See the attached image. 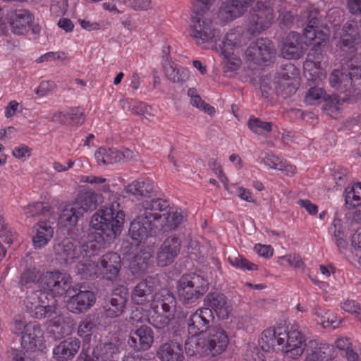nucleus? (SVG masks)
<instances>
[{
	"instance_id": "50",
	"label": "nucleus",
	"mask_w": 361,
	"mask_h": 361,
	"mask_svg": "<svg viewBox=\"0 0 361 361\" xmlns=\"http://www.w3.org/2000/svg\"><path fill=\"white\" fill-rule=\"evenodd\" d=\"M71 280V278L69 275L66 273L61 272L50 294L52 295V296H54V294L60 296L63 295L65 290L67 288V286H69V281ZM48 293H49V292Z\"/></svg>"
},
{
	"instance_id": "55",
	"label": "nucleus",
	"mask_w": 361,
	"mask_h": 361,
	"mask_svg": "<svg viewBox=\"0 0 361 361\" xmlns=\"http://www.w3.org/2000/svg\"><path fill=\"white\" fill-rule=\"evenodd\" d=\"M215 0H195L192 11L195 15H203L208 11Z\"/></svg>"
},
{
	"instance_id": "2",
	"label": "nucleus",
	"mask_w": 361,
	"mask_h": 361,
	"mask_svg": "<svg viewBox=\"0 0 361 361\" xmlns=\"http://www.w3.org/2000/svg\"><path fill=\"white\" fill-rule=\"evenodd\" d=\"M102 201L100 194L92 190L81 191L73 201L63 206L59 216V223L69 228L68 235L72 242L80 243L81 233L76 228L77 223L85 213L94 211Z\"/></svg>"
},
{
	"instance_id": "27",
	"label": "nucleus",
	"mask_w": 361,
	"mask_h": 361,
	"mask_svg": "<svg viewBox=\"0 0 361 361\" xmlns=\"http://www.w3.org/2000/svg\"><path fill=\"white\" fill-rule=\"evenodd\" d=\"M176 307V299L173 294L168 290H162L155 293L154 298L150 303V308L154 313H157V311L175 312Z\"/></svg>"
},
{
	"instance_id": "13",
	"label": "nucleus",
	"mask_w": 361,
	"mask_h": 361,
	"mask_svg": "<svg viewBox=\"0 0 361 361\" xmlns=\"http://www.w3.org/2000/svg\"><path fill=\"white\" fill-rule=\"evenodd\" d=\"M214 316L209 307H202L192 313L187 320L188 329L192 336L208 331Z\"/></svg>"
},
{
	"instance_id": "15",
	"label": "nucleus",
	"mask_w": 361,
	"mask_h": 361,
	"mask_svg": "<svg viewBox=\"0 0 361 361\" xmlns=\"http://www.w3.org/2000/svg\"><path fill=\"white\" fill-rule=\"evenodd\" d=\"M307 42L296 32H290L284 39L281 55L286 59H298L305 53Z\"/></svg>"
},
{
	"instance_id": "34",
	"label": "nucleus",
	"mask_w": 361,
	"mask_h": 361,
	"mask_svg": "<svg viewBox=\"0 0 361 361\" xmlns=\"http://www.w3.org/2000/svg\"><path fill=\"white\" fill-rule=\"evenodd\" d=\"M56 300L54 297L50 295L46 300L42 301L38 306L30 307L32 316L38 319L55 317L57 314Z\"/></svg>"
},
{
	"instance_id": "40",
	"label": "nucleus",
	"mask_w": 361,
	"mask_h": 361,
	"mask_svg": "<svg viewBox=\"0 0 361 361\" xmlns=\"http://www.w3.org/2000/svg\"><path fill=\"white\" fill-rule=\"evenodd\" d=\"M149 252H140L135 255L130 262V267L134 274H142L146 271L149 267Z\"/></svg>"
},
{
	"instance_id": "43",
	"label": "nucleus",
	"mask_w": 361,
	"mask_h": 361,
	"mask_svg": "<svg viewBox=\"0 0 361 361\" xmlns=\"http://www.w3.org/2000/svg\"><path fill=\"white\" fill-rule=\"evenodd\" d=\"M298 85L297 81L279 80L276 87L277 95L288 99L296 93Z\"/></svg>"
},
{
	"instance_id": "53",
	"label": "nucleus",
	"mask_w": 361,
	"mask_h": 361,
	"mask_svg": "<svg viewBox=\"0 0 361 361\" xmlns=\"http://www.w3.org/2000/svg\"><path fill=\"white\" fill-rule=\"evenodd\" d=\"M262 348L257 346L249 345L245 350L244 358L246 361H265Z\"/></svg>"
},
{
	"instance_id": "56",
	"label": "nucleus",
	"mask_w": 361,
	"mask_h": 361,
	"mask_svg": "<svg viewBox=\"0 0 361 361\" xmlns=\"http://www.w3.org/2000/svg\"><path fill=\"white\" fill-rule=\"evenodd\" d=\"M13 243V235L11 232L6 229L5 225H1L0 227V247L3 251V256L6 255V248L3 245V243L8 245V246Z\"/></svg>"
},
{
	"instance_id": "33",
	"label": "nucleus",
	"mask_w": 361,
	"mask_h": 361,
	"mask_svg": "<svg viewBox=\"0 0 361 361\" xmlns=\"http://www.w3.org/2000/svg\"><path fill=\"white\" fill-rule=\"evenodd\" d=\"M165 77L171 82L182 86L190 78L189 71L173 62L169 61L163 66Z\"/></svg>"
},
{
	"instance_id": "63",
	"label": "nucleus",
	"mask_w": 361,
	"mask_h": 361,
	"mask_svg": "<svg viewBox=\"0 0 361 361\" xmlns=\"http://www.w3.org/2000/svg\"><path fill=\"white\" fill-rule=\"evenodd\" d=\"M295 71L296 69L293 64L290 63L286 64L282 72L279 73L281 76L280 80L297 81L296 79L294 78V72Z\"/></svg>"
},
{
	"instance_id": "9",
	"label": "nucleus",
	"mask_w": 361,
	"mask_h": 361,
	"mask_svg": "<svg viewBox=\"0 0 361 361\" xmlns=\"http://www.w3.org/2000/svg\"><path fill=\"white\" fill-rule=\"evenodd\" d=\"M202 15L192 16L190 36L197 44L207 42H216L220 40L219 30H216L210 20L202 18Z\"/></svg>"
},
{
	"instance_id": "6",
	"label": "nucleus",
	"mask_w": 361,
	"mask_h": 361,
	"mask_svg": "<svg viewBox=\"0 0 361 361\" xmlns=\"http://www.w3.org/2000/svg\"><path fill=\"white\" fill-rule=\"evenodd\" d=\"M95 245L92 243H75L71 239L66 238L61 242L55 243L54 252L56 259L61 264H71L78 259L85 257H90L94 255Z\"/></svg>"
},
{
	"instance_id": "49",
	"label": "nucleus",
	"mask_w": 361,
	"mask_h": 361,
	"mask_svg": "<svg viewBox=\"0 0 361 361\" xmlns=\"http://www.w3.org/2000/svg\"><path fill=\"white\" fill-rule=\"evenodd\" d=\"M325 96H326V93L322 88L314 87L310 88L304 101L309 105H313L322 102Z\"/></svg>"
},
{
	"instance_id": "3",
	"label": "nucleus",
	"mask_w": 361,
	"mask_h": 361,
	"mask_svg": "<svg viewBox=\"0 0 361 361\" xmlns=\"http://www.w3.org/2000/svg\"><path fill=\"white\" fill-rule=\"evenodd\" d=\"M319 11L314 8L307 9L300 15L302 25L305 26L304 37L308 41L318 40L307 54L308 59L314 63H319L323 60L330 35V30L327 27L319 26Z\"/></svg>"
},
{
	"instance_id": "41",
	"label": "nucleus",
	"mask_w": 361,
	"mask_h": 361,
	"mask_svg": "<svg viewBox=\"0 0 361 361\" xmlns=\"http://www.w3.org/2000/svg\"><path fill=\"white\" fill-rule=\"evenodd\" d=\"M228 260L232 266L238 269H247L250 271L258 269L257 264L250 262L236 251L230 253Z\"/></svg>"
},
{
	"instance_id": "4",
	"label": "nucleus",
	"mask_w": 361,
	"mask_h": 361,
	"mask_svg": "<svg viewBox=\"0 0 361 361\" xmlns=\"http://www.w3.org/2000/svg\"><path fill=\"white\" fill-rule=\"evenodd\" d=\"M330 85L348 94L361 92V64L350 65L347 69H334L329 78Z\"/></svg>"
},
{
	"instance_id": "26",
	"label": "nucleus",
	"mask_w": 361,
	"mask_h": 361,
	"mask_svg": "<svg viewBox=\"0 0 361 361\" xmlns=\"http://www.w3.org/2000/svg\"><path fill=\"white\" fill-rule=\"evenodd\" d=\"M12 32L18 35H24L27 27L32 22L33 16L27 10L22 9L11 11L7 15Z\"/></svg>"
},
{
	"instance_id": "12",
	"label": "nucleus",
	"mask_w": 361,
	"mask_h": 361,
	"mask_svg": "<svg viewBox=\"0 0 361 361\" xmlns=\"http://www.w3.org/2000/svg\"><path fill=\"white\" fill-rule=\"evenodd\" d=\"M128 295V290L126 286L116 288L106 299L103 306L106 317L116 318L121 315L126 309Z\"/></svg>"
},
{
	"instance_id": "16",
	"label": "nucleus",
	"mask_w": 361,
	"mask_h": 361,
	"mask_svg": "<svg viewBox=\"0 0 361 361\" xmlns=\"http://www.w3.org/2000/svg\"><path fill=\"white\" fill-rule=\"evenodd\" d=\"M157 276H148L140 281L131 292L132 302L138 305H144L151 302L154 298L153 281H159Z\"/></svg>"
},
{
	"instance_id": "21",
	"label": "nucleus",
	"mask_w": 361,
	"mask_h": 361,
	"mask_svg": "<svg viewBox=\"0 0 361 361\" xmlns=\"http://www.w3.org/2000/svg\"><path fill=\"white\" fill-rule=\"evenodd\" d=\"M154 342V332L147 326L142 325L135 331H131L128 340L129 345L138 351L149 350Z\"/></svg>"
},
{
	"instance_id": "42",
	"label": "nucleus",
	"mask_w": 361,
	"mask_h": 361,
	"mask_svg": "<svg viewBox=\"0 0 361 361\" xmlns=\"http://www.w3.org/2000/svg\"><path fill=\"white\" fill-rule=\"evenodd\" d=\"M97 329V321L94 316L88 315L82 320L78 328V334L80 337L90 338Z\"/></svg>"
},
{
	"instance_id": "30",
	"label": "nucleus",
	"mask_w": 361,
	"mask_h": 361,
	"mask_svg": "<svg viewBox=\"0 0 361 361\" xmlns=\"http://www.w3.org/2000/svg\"><path fill=\"white\" fill-rule=\"evenodd\" d=\"M142 206L144 209L142 215L157 224V222L158 223L162 220V215L159 212L165 211L169 208V203L166 200L154 198L150 200H145L142 202Z\"/></svg>"
},
{
	"instance_id": "62",
	"label": "nucleus",
	"mask_w": 361,
	"mask_h": 361,
	"mask_svg": "<svg viewBox=\"0 0 361 361\" xmlns=\"http://www.w3.org/2000/svg\"><path fill=\"white\" fill-rule=\"evenodd\" d=\"M128 108L130 109V106H128ZM132 112L137 116H143L145 118L147 116H152V108L150 106L147 105L144 102H139L137 105L133 106L131 108Z\"/></svg>"
},
{
	"instance_id": "35",
	"label": "nucleus",
	"mask_w": 361,
	"mask_h": 361,
	"mask_svg": "<svg viewBox=\"0 0 361 361\" xmlns=\"http://www.w3.org/2000/svg\"><path fill=\"white\" fill-rule=\"evenodd\" d=\"M92 350L99 361H115L119 353L118 345L110 341H99Z\"/></svg>"
},
{
	"instance_id": "31",
	"label": "nucleus",
	"mask_w": 361,
	"mask_h": 361,
	"mask_svg": "<svg viewBox=\"0 0 361 361\" xmlns=\"http://www.w3.org/2000/svg\"><path fill=\"white\" fill-rule=\"evenodd\" d=\"M161 361H183L182 344L171 341L161 344L157 353Z\"/></svg>"
},
{
	"instance_id": "11",
	"label": "nucleus",
	"mask_w": 361,
	"mask_h": 361,
	"mask_svg": "<svg viewBox=\"0 0 361 361\" xmlns=\"http://www.w3.org/2000/svg\"><path fill=\"white\" fill-rule=\"evenodd\" d=\"M181 249L180 238L173 234L167 237L159 247L156 262L159 267H164L173 264L180 254Z\"/></svg>"
},
{
	"instance_id": "10",
	"label": "nucleus",
	"mask_w": 361,
	"mask_h": 361,
	"mask_svg": "<svg viewBox=\"0 0 361 361\" xmlns=\"http://www.w3.org/2000/svg\"><path fill=\"white\" fill-rule=\"evenodd\" d=\"M275 55L274 43L267 38H260L251 43L245 51L247 59L257 65L271 61Z\"/></svg>"
},
{
	"instance_id": "46",
	"label": "nucleus",
	"mask_w": 361,
	"mask_h": 361,
	"mask_svg": "<svg viewBox=\"0 0 361 361\" xmlns=\"http://www.w3.org/2000/svg\"><path fill=\"white\" fill-rule=\"evenodd\" d=\"M184 216L180 211L167 212L162 214V220L159 221L160 226L165 221V226L170 230L176 228L183 221Z\"/></svg>"
},
{
	"instance_id": "23",
	"label": "nucleus",
	"mask_w": 361,
	"mask_h": 361,
	"mask_svg": "<svg viewBox=\"0 0 361 361\" xmlns=\"http://www.w3.org/2000/svg\"><path fill=\"white\" fill-rule=\"evenodd\" d=\"M339 35V43L342 49H350L361 43V32L357 21H347L343 25Z\"/></svg>"
},
{
	"instance_id": "29",
	"label": "nucleus",
	"mask_w": 361,
	"mask_h": 361,
	"mask_svg": "<svg viewBox=\"0 0 361 361\" xmlns=\"http://www.w3.org/2000/svg\"><path fill=\"white\" fill-rule=\"evenodd\" d=\"M307 348L311 349V353L307 355L305 361H329L336 357L334 346L328 343L310 341Z\"/></svg>"
},
{
	"instance_id": "17",
	"label": "nucleus",
	"mask_w": 361,
	"mask_h": 361,
	"mask_svg": "<svg viewBox=\"0 0 361 361\" xmlns=\"http://www.w3.org/2000/svg\"><path fill=\"white\" fill-rule=\"evenodd\" d=\"M205 307L210 308L211 311L215 312L216 316L221 319H226L229 317L233 308L227 297L219 292L209 293L204 299Z\"/></svg>"
},
{
	"instance_id": "37",
	"label": "nucleus",
	"mask_w": 361,
	"mask_h": 361,
	"mask_svg": "<svg viewBox=\"0 0 361 361\" xmlns=\"http://www.w3.org/2000/svg\"><path fill=\"white\" fill-rule=\"evenodd\" d=\"M51 209V207L48 203L37 202L30 204L27 207H25L24 214L26 215L27 218L41 216L39 220L46 221L48 222V220L52 214Z\"/></svg>"
},
{
	"instance_id": "14",
	"label": "nucleus",
	"mask_w": 361,
	"mask_h": 361,
	"mask_svg": "<svg viewBox=\"0 0 361 361\" xmlns=\"http://www.w3.org/2000/svg\"><path fill=\"white\" fill-rule=\"evenodd\" d=\"M97 267L104 279L111 281H116L121 269L120 255L114 252L103 255L97 262Z\"/></svg>"
},
{
	"instance_id": "64",
	"label": "nucleus",
	"mask_w": 361,
	"mask_h": 361,
	"mask_svg": "<svg viewBox=\"0 0 361 361\" xmlns=\"http://www.w3.org/2000/svg\"><path fill=\"white\" fill-rule=\"evenodd\" d=\"M75 361H99L98 357L93 353L92 348L81 350Z\"/></svg>"
},
{
	"instance_id": "7",
	"label": "nucleus",
	"mask_w": 361,
	"mask_h": 361,
	"mask_svg": "<svg viewBox=\"0 0 361 361\" xmlns=\"http://www.w3.org/2000/svg\"><path fill=\"white\" fill-rule=\"evenodd\" d=\"M274 1L259 0L252 8L247 27V32L252 37L260 35L274 23Z\"/></svg>"
},
{
	"instance_id": "8",
	"label": "nucleus",
	"mask_w": 361,
	"mask_h": 361,
	"mask_svg": "<svg viewBox=\"0 0 361 361\" xmlns=\"http://www.w3.org/2000/svg\"><path fill=\"white\" fill-rule=\"evenodd\" d=\"M228 337L221 327L211 326L204 337L197 341V351L200 356L215 357L226 350L228 344Z\"/></svg>"
},
{
	"instance_id": "44",
	"label": "nucleus",
	"mask_w": 361,
	"mask_h": 361,
	"mask_svg": "<svg viewBox=\"0 0 361 361\" xmlns=\"http://www.w3.org/2000/svg\"><path fill=\"white\" fill-rule=\"evenodd\" d=\"M273 125L272 122L263 121L255 117L250 118L247 121V126L250 130L258 135L271 132Z\"/></svg>"
},
{
	"instance_id": "60",
	"label": "nucleus",
	"mask_w": 361,
	"mask_h": 361,
	"mask_svg": "<svg viewBox=\"0 0 361 361\" xmlns=\"http://www.w3.org/2000/svg\"><path fill=\"white\" fill-rule=\"evenodd\" d=\"M323 102L325 103L323 106L324 110H329L332 111L334 110H338L339 99L337 94L329 95L326 94V96H325V98H324Z\"/></svg>"
},
{
	"instance_id": "48",
	"label": "nucleus",
	"mask_w": 361,
	"mask_h": 361,
	"mask_svg": "<svg viewBox=\"0 0 361 361\" xmlns=\"http://www.w3.org/2000/svg\"><path fill=\"white\" fill-rule=\"evenodd\" d=\"M96 266L90 262H80L76 267L77 274L84 279H92L96 276Z\"/></svg>"
},
{
	"instance_id": "45",
	"label": "nucleus",
	"mask_w": 361,
	"mask_h": 361,
	"mask_svg": "<svg viewBox=\"0 0 361 361\" xmlns=\"http://www.w3.org/2000/svg\"><path fill=\"white\" fill-rule=\"evenodd\" d=\"M345 204L352 207H361V182L355 183L350 190H345Z\"/></svg>"
},
{
	"instance_id": "39",
	"label": "nucleus",
	"mask_w": 361,
	"mask_h": 361,
	"mask_svg": "<svg viewBox=\"0 0 361 361\" xmlns=\"http://www.w3.org/2000/svg\"><path fill=\"white\" fill-rule=\"evenodd\" d=\"M174 317L175 312L157 311V313H154L148 319V322L155 329H164L169 326Z\"/></svg>"
},
{
	"instance_id": "57",
	"label": "nucleus",
	"mask_w": 361,
	"mask_h": 361,
	"mask_svg": "<svg viewBox=\"0 0 361 361\" xmlns=\"http://www.w3.org/2000/svg\"><path fill=\"white\" fill-rule=\"evenodd\" d=\"M191 104L195 106L210 116H212L215 113L214 107L210 106L209 104L205 103L200 95L195 97L191 99Z\"/></svg>"
},
{
	"instance_id": "59",
	"label": "nucleus",
	"mask_w": 361,
	"mask_h": 361,
	"mask_svg": "<svg viewBox=\"0 0 361 361\" xmlns=\"http://www.w3.org/2000/svg\"><path fill=\"white\" fill-rule=\"evenodd\" d=\"M261 158L262 162L271 169H278V168L282 167L281 161L279 160V158L274 154L262 152L261 154Z\"/></svg>"
},
{
	"instance_id": "20",
	"label": "nucleus",
	"mask_w": 361,
	"mask_h": 361,
	"mask_svg": "<svg viewBox=\"0 0 361 361\" xmlns=\"http://www.w3.org/2000/svg\"><path fill=\"white\" fill-rule=\"evenodd\" d=\"M255 0H229L219 11V18L225 22L243 15L250 7Z\"/></svg>"
},
{
	"instance_id": "58",
	"label": "nucleus",
	"mask_w": 361,
	"mask_h": 361,
	"mask_svg": "<svg viewBox=\"0 0 361 361\" xmlns=\"http://www.w3.org/2000/svg\"><path fill=\"white\" fill-rule=\"evenodd\" d=\"M68 115V122L73 125L82 124L84 122V115L79 107L70 109Z\"/></svg>"
},
{
	"instance_id": "47",
	"label": "nucleus",
	"mask_w": 361,
	"mask_h": 361,
	"mask_svg": "<svg viewBox=\"0 0 361 361\" xmlns=\"http://www.w3.org/2000/svg\"><path fill=\"white\" fill-rule=\"evenodd\" d=\"M51 295L47 291L42 290H37L32 291L27 298L25 300L26 307L30 312V307L38 306L41 305L42 301L46 300Z\"/></svg>"
},
{
	"instance_id": "61",
	"label": "nucleus",
	"mask_w": 361,
	"mask_h": 361,
	"mask_svg": "<svg viewBox=\"0 0 361 361\" xmlns=\"http://www.w3.org/2000/svg\"><path fill=\"white\" fill-rule=\"evenodd\" d=\"M123 2L135 11L147 10L151 6L150 0H123Z\"/></svg>"
},
{
	"instance_id": "32",
	"label": "nucleus",
	"mask_w": 361,
	"mask_h": 361,
	"mask_svg": "<svg viewBox=\"0 0 361 361\" xmlns=\"http://www.w3.org/2000/svg\"><path fill=\"white\" fill-rule=\"evenodd\" d=\"M154 190V183L149 178H140L125 186V191L137 199L149 197Z\"/></svg>"
},
{
	"instance_id": "22",
	"label": "nucleus",
	"mask_w": 361,
	"mask_h": 361,
	"mask_svg": "<svg viewBox=\"0 0 361 361\" xmlns=\"http://www.w3.org/2000/svg\"><path fill=\"white\" fill-rule=\"evenodd\" d=\"M282 336L284 338L285 343L284 353L290 357L295 358L300 356L307 346L305 343L304 336L298 330H291L288 332L284 330Z\"/></svg>"
},
{
	"instance_id": "19",
	"label": "nucleus",
	"mask_w": 361,
	"mask_h": 361,
	"mask_svg": "<svg viewBox=\"0 0 361 361\" xmlns=\"http://www.w3.org/2000/svg\"><path fill=\"white\" fill-rule=\"evenodd\" d=\"M43 341V331L36 322H28L27 330L21 337V348L23 350L35 351L39 349Z\"/></svg>"
},
{
	"instance_id": "51",
	"label": "nucleus",
	"mask_w": 361,
	"mask_h": 361,
	"mask_svg": "<svg viewBox=\"0 0 361 361\" xmlns=\"http://www.w3.org/2000/svg\"><path fill=\"white\" fill-rule=\"evenodd\" d=\"M60 273V271L47 272L40 276L39 281L41 282L44 291H49L51 293L56 283V281L59 279Z\"/></svg>"
},
{
	"instance_id": "38",
	"label": "nucleus",
	"mask_w": 361,
	"mask_h": 361,
	"mask_svg": "<svg viewBox=\"0 0 361 361\" xmlns=\"http://www.w3.org/2000/svg\"><path fill=\"white\" fill-rule=\"evenodd\" d=\"M118 150L101 147L95 152V158L99 164H113L121 161Z\"/></svg>"
},
{
	"instance_id": "1",
	"label": "nucleus",
	"mask_w": 361,
	"mask_h": 361,
	"mask_svg": "<svg viewBox=\"0 0 361 361\" xmlns=\"http://www.w3.org/2000/svg\"><path fill=\"white\" fill-rule=\"evenodd\" d=\"M125 213L117 200L102 206L92 216L91 226L94 230L89 235L90 243L95 242L98 249L109 245L121 233Z\"/></svg>"
},
{
	"instance_id": "18",
	"label": "nucleus",
	"mask_w": 361,
	"mask_h": 361,
	"mask_svg": "<svg viewBox=\"0 0 361 361\" xmlns=\"http://www.w3.org/2000/svg\"><path fill=\"white\" fill-rule=\"evenodd\" d=\"M158 225L153 223L146 216L141 214L136 217L130 224L129 235L136 243L156 233Z\"/></svg>"
},
{
	"instance_id": "52",
	"label": "nucleus",
	"mask_w": 361,
	"mask_h": 361,
	"mask_svg": "<svg viewBox=\"0 0 361 361\" xmlns=\"http://www.w3.org/2000/svg\"><path fill=\"white\" fill-rule=\"evenodd\" d=\"M39 272L36 269H27L21 274L20 284L26 286L39 281Z\"/></svg>"
},
{
	"instance_id": "25",
	"label": "nucleus",
	"mask_w": 361,
	"mask_h": 361,
	"mask_svg": "<svg viewBox=\"0 0 361 361\" xmlns=\"http://www.w3.org/2000/svg\"><path fill=\"white\" fill-rule=\"evenodd\" d=\"M95 302L93 292L79 290L78 295L68 299L66 303L67 310L74 314H80L90 309Z\"/></svg>"
},
{
	"instance_id": "24",
	"label": "nucleus",
	"mask_w": 361,
	"mask_h": 361,
	"mask_svg": "<svg viewBox=\"0 0 361 361\" xmlns=\"http://www.w3.org/2000/svg\"><path fill=\"white\" fill-rule=\"evenodd\" d=\"M282 329H267L262 332L259 345L263 352L281 350L284 352L285 343Z\"/></svg>"
},
{
	"instance_id": "5",
	"label": "nucleus",
	"mask_w": 361,
	"mask_h": 361,
	"mask_svg": "<svg viewBox=\"0 0 361 361\" xmlns=\"http://www.w3.org/2000/svg\"><path fill=\"white\" fill-rule=\"evenodd\" d=\"M207 279L195 273L183 274L178 281L176 288L180 300L184 304L195 302L209 290Z\"/></svg>"
},
{
	"instance_id": "54",
	"label": "nucleus",
	"mask_w": 361,
	"mask_h": 361,
	"mask_svg": "<svg viewBox=\"0 0 361 361\" xmlns=\"http://www.w3.org/2000/svg\"><path fill=\"white\" fill-rule=\"evenodd\" d=\"M239 43L240 42L236 39L235 34L231 32L226 34L219 47L222 50V53L226 56L227 54L230 53L229 50L232 49L234 47L238 46Z\"/></svg>"
},
{
	"instance_id": "28",
	"label": "nucleus",
	"mask_w": 361,
	"mask_h": 361,
	"mask_svg": "<svg viewBox=\"0 0 361 361\" xmlns=\"http://www.w3.org/2000/svg\"><path fill=\"white\" fill-rule=\"evenodd\" d=\"M80 348V341L77 338H68L61 341L53 350L54 358L57 361L72 360Z\"/></svg>"
},
{
	"instance_id": "36",
	"label": "nucleus",
	"mask_w": 361,
	"mask_h": 361,
	"mask_svg": "<svg viewBox=\"0 0 361 361\" xmlns=\"http://www.w3.org/2000/svg\"><path fill=\"white\" fill-rule=\"evenodd\" d=\"M35 228L36 235L32 238V243L35 248H41L52 238L54 229L47 221L42 220H39Z\"/></svg>"
}]
</instances>
